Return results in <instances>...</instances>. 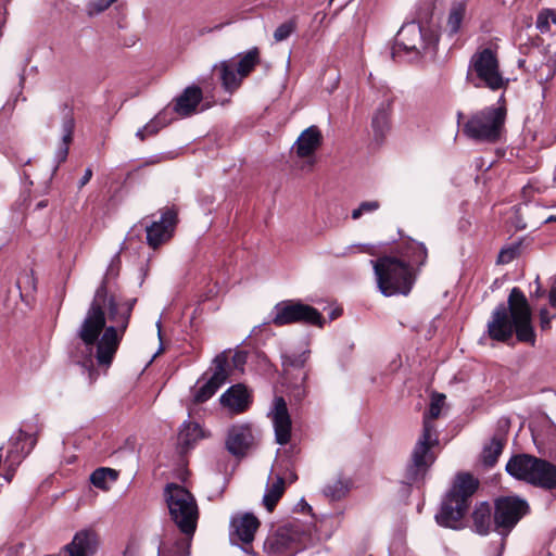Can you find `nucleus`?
<instances>
[{"instance_id":"nucleus-22","label":"nucleus","mask_w":556,"mask_h":556,"mask_svg":"<svg viewBox=\"0 0 556 556\" xmlns=\"http://www.w3.org/2000/svg\"><path fill=\"white\" fill-rule=\"evenodd\" d=\"M250 394L245 386L238 383L230 387L220 396V403L233 414L244 412L250 405Z\"/></svg>"},{"instance_id":"nucleus-11","label":"nucleus","mask_w":556,"mask_h":556,"mask_svg":"<svg viewBox=\"0 0 556 556\" xmlns=\"http://www.w3.org/2000/svg\"><path fill=\"white\" fill-rule=\"evenodd\" d=\"M260 63V50L252 48L240 56L238 63L232 60L220 62L215 66L219 71V78L227 91L237 89L244 77H247Z\"/></svg>"},{"instance_id":"nucleus-2","label":"nucleus","mask_w":556,"mask_h":556,"mask_svg":"<svg viewBox=\"0 0 556 556\" xmlns=\"http://www.w3.org/2000/svg\"><path fill=\"white\" fill-rule=\"evenodd\" d=\"M508 308L500 304L488 323L490 338L506 341L511 338L514 330L521 342L534 344L535 334L531 325V308L522 291L513 288L508 296Z\"/></svg>"},{"instance_id":"nucleus-55","label":"nucleus","mask_w":556,"mask_h":556,"mask_svg":"<svg viewBox=\"0 0 556 556\" xmlns=\"http://www.w3.org/2000/svg\"><path fill=\"white\" fill-rule=\"evenodd\" d=\"M554 184L556 185V170H555V174H554Z\"/></svg>"},{"instance_id":"nucleus-45","label":"nucleus","mask_w":556,"mask_h":556,"mask_svg":"<svg viewBox=\"0 0 556 556\" xmlns=\"http://www.w3.org/2000/svg\"><path fill=\"white\" fill-rule=\"evenodd\" d=\"M91 177H92V170H91V168H87L85 170L84 176L79 180L78 187L83 188L84 186H86L90 181Z\"/></svg>"},{"instance_id":"nucleus-27","label":"nucleus","mask_w":556,"mask_h":556,"mask_svg":"<svg viewBox=\"0 0 556 556\" xmlns=\"http://www.w3.org/2000/svg\"><path fill=\"white\" fill-rule=\"evenodd\" d=\"M202 437L203 432L199 424L185 421L178 433V445L181 447V450H187Z\"/></svg>"},{"instance_id":"nucleus-31","label":"nucleus","mask_w":556,"mask_h":556,"mask_svg":"<svg viewBox=\"0 0 556 556\" xmlns=\"http://www.w3.org/2000/svg\"><path fill=\"white\" fill-rule=\"evenodd\" d=\"M285 492V479L277 476L267 486L263 496V503L268 511H271Z\"/></svg>"},{"instance_id":"nucleus-16","label":"nucleus","mask_w":556,"mask_h":556,"mask_svg":"<svg viewBox=\"0 0 556 556\" xmlns=\"http://www.w3.org/2000/svg\"><path fill=\"white\" fill-rule=\"evenodd\" d=\"M230 527V540L236 544L241 543L242 549L251 554L252 549L249 545L254 540L255 532L260 527L258 519L250 513L238 514L231 518Z\"/></svg>"},{"instance_id":"nucleus-33","label":"nucleus","mask_w":556,"mask_h":556,"mask_svg":"<svg viewBox=\"0 0 556 556\" xmlns=\"http://www.w3.org/2000/svg\"><path fill=\"white\" fill-rule=\"evenodd\" d=\"M282 358V366L285 368H302L307 358H308V351H303L302 353H285L281 356Z\"/></svg>"},{"instance_id":"nucleus-21","label":"nucleus","mask_w":556,"mask_h":556,"mask_svg":"<svg viewBox=\"0 0 556 556\" xmlns=\"http://www.w3.org/2000/svg\"><path fill=\"white\" fill-rule=\"evenodd\" d=\"M98 535L94 531L77 532L72 542L64 547L62 556H92L98 547Z\"/></svg>"},{"instance_id":"nucleus-40","label":"nucleus","mask_w":556,"mask_h":556,"mask_svg":"<svg viewBox=\"0 0 556 556\" xmlns=\"http://www.w3.org/2000/svg\"><path fill=\"white\" fill-rule=\"evenodd\" d=\"M549 16L547 14V9L541 11L536 18V28L541 33H546L549 30Z\"/></svg>"},{"instance_id":"nucleus-3","label":"nucleus","mask_w":556,"mask_h":556,"mask_svg":"<svg viewBox=\"0 0 556 556\" xmlns=\"http://www.w3.org/2000/svg\"><path fill=\"white\" fill-rule=\"evenodd\" d=\"M466 81L475 88L491 91L507 89L509 78L505 77L501 70L497 45L477 48L468 62Z\"/></svg>"},{"instance_id":"nucleus-34","label":"nucleus","mask_w":556,"mask_h":556,"mask_svg":"<svg viewBox=\"0 0 556 556\" xmlns=\"http://www.w3.org/2000/svg\"><path fill=\"white\" fill-rule=\"evenodd\" d=\"M348 492V485L340 479L328 483L324 488V494L331 500H340Z\"/></svg>"},{"instance_id":"nucleus-29","label":"nucleus","mask_w":556,"mask_h":556,"mask_svg":"<svg viewBox=\"0 0 556 556\" xmlns=\"http://www.w3.org/2000/svg\"><path fill=\"white\" fill-rule=\"evenodd\" d=\"M74 126V118L71 115H66L62 123V143L56 151L58 164L64 162L67 157L68 146L73 139Z\"/></svg>"},{"instance_id":"nucleus-8","label":"nucleus","mask_w":556,"mask_h":556,"mask_svg":"<svg viewBox=\"0 0 556 556\" xmlns=\"http://www.w3.org/2000/svg\"><path fill=\"white\" fill-rule=\"evenodd\" d=\"M439 444V435L434 424L429 419L422 422V432L412 452V460L406 468V482L414 483L422 479L435 460L433 447Z\"/></svg>"},{"instance_id":"nucleus-4","label":"nucleus","mask_w":556,"mask_h":556,"mask_svg":"<svg viewBox=\"0 0 556 556\" xmlns=\"http://www.w3.org/2000/svg\"><path fill=\"white\" fill-rule=\"evenodd\" d=\"M478 485V480L471 475H457L441 504L440 511L435 515V521L442 527L458 529Z\"/></svg>"},{"instance_id":"nucleus-26","label":"nucleus","mask_w":556,"mask_h":556,"mask_svg":"<svg viewBox=\"0 0 556 556\" xmlns=\"http://www.w3.org/2000/svg\"><path fill=\"white\" fill-rule=\"evenodd\" d=\"M466 12L467 5L465 1L452 3L446 18V30L451 36L456 35L460 30Z\"/></svg>"},{"instance_id":"nucleus-35","label":"nucleus","mask_w":556,"mask_h":556,"mask_svg":"<svg viewBox=\"0 0 556 556\" xmlns=\"http://www.w3.org/2000/svg\"><path fill=\"white\" fill-rule=\"evenodd\" d=\"M445 395L443 394H434L431 399L430 407L428 413L424 416V420L427 418L432 424L435 418H438L441 414V409L444 405Z\"/></svg>"},{"instance_id":"nucleus-42","label":"nucleus","mask_w":556,"mask_h":556,"mask_svg":"<svg viewBox=\"0 0 556 556\" xmlns=\"http://www.w3.org/2000/svg\"><path fill=\"white\" fill-rule=\"evenodd\" d=\"M24 545L16 544L0 549V556H22Z\"/></svg>"},{"instance_id":"nucleus-5","label":"nucleus","mask_w":556,"mask_h":556,"mask_svg":"<svg viewBox=\"0 0 556 556\" xmlns=\"http://www.w3.org/2000/svg\"><path fill=\"white\" fill-rule=\"evenodd\" d=\"M507 108L502 94L496 106H486L473 113L463 126V132L477 142L497 141L505 127Z\"/></svg>"},{"instance_id":"nucleus-48","label":"nucleus","mask_w":556,"mask_h":556,"mask_svg":"<svg viewBox=\"0 0 556 556\" xmlns=\"http://www.w3.org/2000/svg\"><path fill=\"white\" fill-rule=\"evenodd\" d=\"M136 137H137L139 140L143 141V140H146V139L149 137V135L147 134V130L144 129V127H142V128H140V129L136 132Z\"/></svg>"},{"instance_id":"nucleus-6","label":"nucleus","mask_w":556,"mask_h":556,"mask_svg":"<svg viewBox=\"0 0 556 556\" xmlns=\"http://www.w3.org/2000/svg\"><path fill=\"white\" fill-rule=\"evenodd\" d=\"M377 285L384 296L407 295L414 285V276L408 263L394 256H382L371 261Z\"/></svg>"},{"instance_id":"nucleus-19","label":"nucleus","mask_w":556,"mask_h":556,"mask_svg":"<svg viewBox=\"0 0 556 556\" xmlns=\"http://www.w3.org/2000/svg\"><path fill=\"white\" fill-rule=\"evenodd\" d=\"M323 142V135L317 126H309L301 132L292 149L301 159H308V164H314L313 156Z\"/></svg>"},{"instance_id":"nucleus-10","label":"nucleus","mask_w":556,"mask_h":556,"mask_svg":"<svg viewBox=\"0 0 556 556\" xmlns=\"http://www.w3.org/2000/svg\"><path fill=\"white\" fill-rule=\"evenodd\" d=\"M305 532L296 522L279 527L269 533L263 548L267 556H292L304 545Z\"/></svg>"},{"instance_id":"nucleus-18","label":"nucleus","mask_w":556,"mask_h":556,"mask_svg":"<svg viewBox=\"0 0 556 556\" xmlns=\"http://www.w3.org/2000/svg\"><path fill=\"white\" fill-rule=\"evenodd\" d=\"M270 416L274 424L276 442L280 445L287 444L291 437V419L283 397H275Z\"/></svg>"},{"instance_id":"nucleus-23","label":"nucleus","mask_w":556,"mask_h":556,"mask_svg":"<svg viewBox=\"0 0 556 556\" xmlns=\"http://www.w3.org/2000/svg\"><path fill=\"white\" fill-rule=\"evenodd\" d=\"M201 100L202 90L195 86L188 87L176 99L174 110L180 116H189L195 112L197 106L200 104Z\"/></svg>"},{"instance_id":"nucleus-47","label":"nucleus","mask_w":556,"mask_h":556,"mask_svg":"<svg viewBox=\"0 0 556 556\" xmlns=\"http://www.w3.org/2000/svg\"><path fill=\"white\" fill-rule=\"evenodd\" d=\"M223 26H224V24H217L214 27L202 28V29L199 30V34L201 36H203L205 34L214 31V30H220L223 28Z\"/></svg>"},{"instance_id":"nucleus-15","label":"nucleus","mask_w":556,"mask_h":556,"mask_svg":"<svg viewBox=\"0 0 556 556\" xmlns=\"http://www.w3.org/2000/svg\"><path fill=\"white\" fill-rule=\"evenodd\" d=\"M213 366L214 372L212 377L193 393V401L195 403H204L211 399L229 377L231 365L226 351L222 352L213 359Z\"/></svg>"},{"instance_id":"nucleus-54","label":"nucleus","mask_w":556,"mask_h":556,"mask_svg":"<svg viewBox=\"0 0 556 556\" xmlns=\"http://www.w3.org/2000/svg\"><path fill=\"white\" fill-rule=\"evenodd\" d=\"M290 479H291V481H295V480H296V476L292 473V475L290 476Z\"/></svg>"},{"instance_id":"nucleus-7","label":"nucleus","mask_w":556,"mask_h":556,"mask_svg":"<svg viewBox=\"0 0 556 556\" xmlns=\"http://www.w3.org/2000/svg\"><path fill=\"white\" fill-rule=\"evenodd\" d=\"M506 471L533 485L548 490L556 488V466L545 459L528 454L515 455L506 464Z\"/></svg>"},{"instance_id":"nucleus-43","label":"nucleus","mask_w":556,"mask_h":556,"mask_svg":"<svg viewBox=\"0 0 556 556\" xmlns=\"http://www.w3.org/2000/svg\"><path fill=\"white\" fill-rule=\"evenodd\" d=\"M553 317L554 316L549 315V312L547 311V308H542L540 311V321H541L542 329H548L549 328L551 320L553 319Z\"/></svg>"},{"instance_id":"nucleus-30","label":"nucleus","mask_w":556,"mask_h":556,"mask_svg":"<svg viewBox=\"0 0 556 556\" xmlns=\"http://www.w3.org/2000/svg\"><path fill=\"white\" fill-rule=\"evenodd\" d=\"M118 472L115 469L101 467L90 475V482L98 489L108 491L113 482L117 480Z\"/></svg>"},{"instance_id":"nucleus-32","label":"nucleus","mask_w":556,"mask_h":556,"mask_svg":"<svg viewBox=\"0 0 556 556\" xmlns=\"http://www.w3.org/2000/svg\"><path fill=\"white\" fill-rule=\"evenodd\" d=\"M403 256L412 264L422 265L427 260V249L424 243L410 240L405 245Z\"/></svg>"},{"instance_id":"nucleus-25","label":"nucleus","mask_w":556,"mask_h":556,"mask_svg":"<svg viewBox=\"0 0 556 556\" xmlns=\"http://www.w3.org/2000/svg\"><path fill=\"white\" fill-rule=\"evenodd\" d=\"M392 106V100L386 99L383 100L379 106L377 108L372 121L371 126L377 137H382L386 131L389 129V117Z\"/></svg>"},{"instance_id":"nucleus-28","label":"nucleus","mask_w":556,"mask_h":556,"mask_svg":"<svg viewBox=\"0 0 556 556\" xmlns=\"http://www.w3.org/2000/svg\"><path fill=\"white\" fill-rule=\"evenodd\" d=\"M473 527L479 534H486L492 525L491 507L486 503H481L476 507L472 514Z\"/></svg>"},{"instance_id":"nucleus-12","label":"nucleus","mask_w":556,"mask_h":556,"mask_svg":"<svg viewBox=\"0 0 556 556\" xmlns=\"http://www.w3.org/2000/svg\"><path fill=\"white\" fill-rule=\"evenodd\" d=\"M271 321L276 326H285L294 323L323 326V317L316 308L295 301H282L277 303L274 307Z\"/></svg>"},{"instance_id":"nucleus-39","label":"nucleus","mask_w":556,"mask_h":556,"mask_svg":"<svg viewBox=\"0 0 556 556\" xmlns=\"http://www.w3.org/2000/svg\"><path fill=\"white\" fill-rule=\"evenodd\" d=\"M166 125V122L162 118L161 114L153 117L143 127L147 130V134L150 136H154Z\"/></svg>"},{"instance_id":"nucleus-24","label":"nucleus","mask_w":556,"mask_h":556,"mask_svg":"<svg viewBox=\"0 0 556 556\" xmlns=\"http://www.w3.org/2000/svg\"><path fill=\"white\" fill-rule=\"evenodd\" d=\"M505 442H506L505 434L496 433L490 440V442L484 445L482 453H481V460L484 466L493 467L496 464L500 455L503 452Z\"/></svg>"},{"instance_id":"nucleus-9","label":"nucleus","mask_w":556,"mask_h":556,"mask_svg":"<svg viewBox=\"0 0 556 556\" xmlns=\"http://www.w3.org/2000/svg\"><path fill=\"white\" fill-rule=\"evenodd\" d=\"M172 519L182 533L192 535L198 520V506L193 495L184 486L172 483L165 489Z\"/></svg>"},{"instance_id":"nucleus-37","label":"nucleus","mask_w":556,"mask_h":556,"mask_svg":"<svg viewBox=\"0 0 556 556\" xmlns=\"http://www.w3.org/2000/svg\"><path fill=\"white\" fill-rule=\"evenodd\" d=\"M295 29V23L288 21L280 24L274 31V38L277 42L286 40Z\"/></svg>"},{"instance_id":"nucleus-41","label":"nucleus","mask_w":556,"mask_h":556,"mask_svg":"<svg viewBox=\"0 0 556 556\" xmlns=\"http://www.w3.org/2000/svg\"><path fill=\"white\" fill-rule=\"evenodd\" d=\"M245 363H247V353L245 352L237 351L232 355L231 364L235 369L242 371Z\"/></svg>"},{"instance_id":"nucleus-46","label":"nucleus","mask_w":556,"mask_h":556,"mask_svg":"<svg viewBox=\"0 0 556 556\" xmlns=\"http://www.w3.org/2000/svg\"><path fill=\"white\" fill-rule=\"evenodd\" d=\"M14 472H15V464L12 462V463H10V465L4 473V479L10 482L14 476Z\"/></svg>"},{"instance_id":"nucleus-49","label":"nucleus","mask_w":556,"mask_h":556,"mask_svg":"<svg viewBox=\"0 0 556 556\" xmlns=\"http://www.w3.org/2000/svg\"><path fill=\"white\" fill-rule=\"evenodd\" d=\"M547 14L549 16L551 22L556 25V10L547 9Z\"/></svg>"},{"instance_id":"nucleus-36","label":"nucleus","mask_w":556,"mask_h":556,"mask_svg":"<svg viewBox=\"0 0 556 556\" xmlns=\"http://www.w3.org/2000/svg\"><path fill=\"white\" fill-rule=\"evenodd\" d=\"M379 207H380V203L376 200L365 201V202H362L357 208H354L352 211L351 216L353 219H358L364 214L372 213V212L377 211Z\"/></svg>"},{"instance_id":"nucleus-17","label":"nucleus","mask_w":556,"mask_h":556,"mask_svg":"<svg viewBox=\"0 0 556 556\" xmlns=\"http://www.w3.org/2000/svg\"><path fill=\"white\" fill-rule=\"evenodd\" d=\"M177 223V212L174 208H165L159 220H154L151 225L146 227L148 244L156 249L174 233Z\"/></svg>"},{"instance_id":"nucleus-13","label":"nucleus","mask_w":556,"mask_h":556,"mask_svg":"<svg viewBox=\"0 0 556 556\" xmlns=\"http://www.w3.org/2000/svg\"><path fill=\"white\" fill-rule=\"evenodd\" d=\"M438 41L439 37L433 30L414 22L403 25L396 35L399 47L418 54L434 51Z\"/></svg>"},{"instance_id":"nucleus-38","label":"nucleus","mask_w":556,"mask_h":556,"mask_svg":"<svg viewBox=\"0 0 556 556\" xmlns=\"http://www.w3.org/2000/svg\"><path fill=\"white\" fill-rule=\"evenodd\" d=\"M116 0H92L88 3V14L94 15L105 11Z\"/></svg>"},{"instance_id":"nucleus-44","label":"nucleus","mask_w":556,"mask_h":556,"mask_svg":"<svg viewBox=\"0 0 556 556\" xmlns=\"http://www.w3.org/2000/svg\"><path fill=\"white\" fill-rule=\"evenodd\" d=\"M515 252L513 250H502L498 255L500 263H508L514 258Z\"/></svg>"},{"instance_id":"nucleus-20","label":"nucleus","mask_w":556,"mask_h":556,"mask_svg":"<svg viewBox=\"0 0 556 556\" xmlns=\"http://www.w3.org/2000/svg\"><path fill=\"white\" fill-rule=\"evenodd\" d=\"M253 443L254 435L250 426L236 425L229 429L226 446L232 455L243 456Z\"/></svg>"},{"instance_id":"nucleus-14","label":"nucleus","mask_w":556,"mask_h":556,"mask_svg":"<svg viewBox=\"0 0 556 556\" xmlns=\"http://www.w3.org/2000/svg\"><path fill=\"white\" fill-rule=\"evenodd\" d=\"M529 506L526 501L516 496L496 500L494 526L501 534H506L527 514Z\"/></svg>"},{"instance_id":"nucleus-50","label":"nucleus","mask_w":556,"mask_h":556,"mask_svg":"<svg viewBox=\"0 0 556 556\" xmlns=\"http://www.w3.org/2000/svg\"><path fill=\"white\" fill-rule=\"evenodd\" d=\"M47 206V201H40L36 204V208L40 210Z\"/></svg>"},{"instance_id":"nucleus-53","label":"nucleus","mask_w":556,"mask_h":556,"mask_svg":"<svg viewBox=\"0 0 556 556\" xmlns=\"http://www.w3.org/2000/svg\"><path fill=\"white\" fill-rule=\"evenodd\" d=\"M156 327H157L159 337L161 338V321L160 320L156 323Z\"/></svg>"},{"instance_id":"nucleus-51","label":"nucleus","mask_w":556,"mask_h":556,"mask_svg":"<svg viewBox=\"0 0 556 556\" xmlns=\"http://www.w3.org/2000/svg\"><path fill=\"white\" fill-rule=\"evenodd\" d=\"M556 222V215H551L545 219V223Z\"/></svg>"},{"instance_id":"nucleus-52","label":"nucleus","mask_w":556,"mask_h":556,"mask_svg":"<svg viewBox=\"0 0 556 556\" xmlns=\"http://www.w3.org/2000/svg\"><path fill=\"white\" fill-rule=\"evenodd\" d=\"M12 457H13V451H9L5 460L10 462Z\"/></svg>"},{"instance_id":"nucleus-1","label":"nucleus","mask_w":556,"mask_h":556,"mask_svg":"<svg viewBox=\"0 0 556 556\" xmlns=\"http://www.w3.org/2000/svg\"><path fill=\"white\" fill-rule=\"evenodd\" d=\"M136 299L118 302L103 281L96 290L87 313L77 329L84 344V366L94 379L93 359L109 368L128 328Z\"/></svg>"}]
</instances>
